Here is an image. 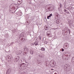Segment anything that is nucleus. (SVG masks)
I'll return each instance as SVG.
<instances>
[{"mask_svg":"<svg viewBox=\"0 0 74 74\" xmlns=\"http://www.w3.org/2000/svg\"><path fill=\"white\" fill-rule=\"evenodd\" d=\"M26 37L22 36L19 37V40L20 42H23V41H26Z\"/></svg>","mask_w":74,"mask_h":74,"instance_id":"nucleus-1","label":"nucleus"},{"mask_svg":"<svg viewBox=\"0 0 74 74\" xmlns=\"http://www.w3.org/2000/svg\"><path fill=\"white\" fill-rule=\"evenodd\" d=\"M47 9L49 10V11H53V9H55L54 6L53 5L50 6L49 5H47Z\"/></svg>","mask_w":74,"mask_h":74,"instance_id":"nucleus-2","label":"nucleus"},{"mask_svg":"<svg viewBox=\"0 0 74 74\" xmlns=\"http://www.w3.org/2000/svg\"><path fill=\"white\" fill-rule=\"evenodd\" d=\"M26 67V64L23 63L22 64H18V67L20 69H23L24 67Z\"/></svg>","mask_w":74,"mask_h":74,"instance_id":"nucleus-3","label":"nucleus"},{"mask_svg":"<svg viewBox=\"0 0 74 74\" xmlns=\"http://www.w3.org/2000/svg\"><path fill=\"white\" fill-rule=\"evenodd\" d=\"M50 64L51 67H55L56 64V62L54 61L53 60H51L50 62Z\"/></svg>","mask_w":74,"mask_h":74,"instance_id":"nucleus-4","label":"nucleus"},{"mask_svg":"<svg viewBox=\"0 0 74 74\" xmlns=\"http://www.w3.org/2000/svg\"><path fill=\"white\" fill-rule=\"evenodd\" d=\"M67 33H68V29L67 27L65 28L64 30H62V34L63 36H66L67 34Z\"/></svg>","mask_w":74,"mask_h":74,"instance_id":"nucleus-5","label":"nucleus"},{"mask_svg":"<svg viewBox=\"0 0 74 74\" xmlns=\"http://www.w3.org/2000/svg\"><path fill=\"white\" fill-rule=\"evenodd\" d=\"M14 4H12L10 5L9 8V11H10L12 12V10H14L15 9V8H15V6H14Z\"/></svg>","mask_w":74,"mask_h":74,"instance_id":"nucleus-6","label":"nucleus"},{"mask_svg":"<svg viewBox=\"0 0 74 74\" xmlns=\"http://www.w3.org/2000/svg\"><path fill=\"white\" fill-rule=\"evenodd\" d=\"M20 57L19 56H16L15 58L14 59V62H17L19 60V58Z\"/></svg>","mask_w":74,"mask_h":74,"instance_id":"nucleus-7","label":"nucleus"},{"mask_svg":"<svg viewBox=\"0 0 74 74\" xmlns=\"http://www.w3.org/2000/svg\"><path fill=\"white\" fill-rule=\"evenodd\" d=\"M68 10H69L70 12H72L73 10H74V8L71 7H69L67 8Z\"/></svg>","mask_w":74,"mask_h":74,"instance_id":"nucleus-8","label":"nucleus"},{"mask_svg":"<svg viewBox=\"0 0 74 74\" xmlns=\"http://www.w3.org/2000/svg\"><path fill=\"white\" fill-rule=\"evenodd\" d=\"M64 68L65 70H68V67H67V65L66 64L64 66Z\"/></svg>","mask_w":74,"mask_h":74,"instance_id":"nucleus-9","label":"nucleus"},{"mask_svg":"<svg viewBox=\"0 0 74 74\" xmlns=\"http://www.w3.org/2000/svg\"><path fill=\"white\" fill-rule=\"evenodd\" d=\"M47 36L48 37H50L51 36V34L50 33V32L49 31H48L47 32Z\"/></svg>","mask_w":74,"mask_h":74,"instance_id":"nucleus-10","label":"nucleus"},{"mask_svg":"<svg viewBox=\"0 0 74 74\" xmlns=\"http://www.w3.org/2000/svg\"><path fill=\"white\" fill-rule=\"evenodd\" d=\"M23 50L24 52H28V51H29V49L27 48H25L23 49Z\"/></svg>","mask_w":74,"mask_h":74,"instance_id":"nucleus-11","label":"nucleus"},{"mask_svg":"<svg viewBox=\"0 0 74 74\" xmlns=\"http://www.w3.org/2000/svg\"><path fill=\"white\" fill-rule=\"evenodd\" d=\"M11 71V69H8L6 71V74H9V73H10Z\"/></svg>","mask_w":74,"mask_h":74,"instance_id":"nucleus-12","label":"nucleus"},{"mask_svg":"<svg viewBox=\"0 0 74 74\" xmlns=\"http://www.w3.org/2000/svg\"><path fill=\"white\" fill-rule=\"evenodd\" d=\"M18 16H21L22 15V12L21 11L18 12Z\"/></svg>","mask_w":74,"mask_h":74,"instance_id":"nucleus-13","label":"nucleus"},{"mask_svg":"<svg viewBox=\"0 0 74 74\" xmlns=\"http://www.w3.org/2000/svg\"><path fill=\"white\" fill-rule=\"evenodd\" d=\"M37 62V63L39 64V66H41V61H39L38 60Z\"/></svg>","mask_w":74,"mask_h":74,"instance_id":"nucleus-14","label":"nucleus"},{"mask_svg":"<svg viewBox=\"0 0 74 74\" xmlns=\"http://www.w3.org/2000/svg\"><path fill=\"white\" fill-rule=\"evenodd\" d=\"M45 65L46 66V67H49V64L48 63V62H45Z\"/></svg>","mask_w":74,"mask_h":74,"instance_id":"nucleus-15","label":"nucleus"},{"mask_svg":"<svg viewBox=\"0 0 74 74\" xmlns=\"http://www.w3.org/2000/svg\"><path fill=\"white\" fill-rule=\"evenodd\" d=\"M22 3V1L21 0H19L18 1L17 3H18V4H21Z\"/></svg>","mask_w":74,"mask_h":74,"instance_id":"nucleus-16","label":"nucleus"},{"mask_svg":"<svg viewBox=\"0 0 74 74\" xmlns=\"http://www.w3.org/2000/svg\"><path fill=\"white\" fill-rule=\"evenodd\" d=\"M60 22V20L59 19H58L56 21V23L57 24H59Z\"/></svg>","mask_w":74,"mask_h":74,"instance_id":"nucleus-17","label":"nucleus"},{"mask_svg":"<svg viewBox=\"0 0 74 74\" xmlns=\"http://www.w3.org/2000/svg\"><path fill=\"white\" fill-rule=\"evenodd\" d=\"M29 52L31 55H33V54L34 53V51H33V50H29Z\"/></svg>","mask_w":74,"mask_h":74,"instance_id":"nucleus-18","label":"nucleus"},{"mask_svg":"<svg viewBox=\"0 0 74 74\" xmlns=\"http://www.w3.org/2000/svg\"><path fill=\"white\" fill-rule=\"evenodd\" d=\"M64 11L65 12V13H66V14H70V13L69 12V11H67V10L66 9H64Z\"/></svg>","mask_w":74,"mask_h":74,"instance_id":"nucleus-19","label":"nucleus"},{"mask_svg":"<svg viewBox=\"0 0 74 74\" xmlns=\"http://www.w3.org/2000/svg\"><path fill=\"white\" fill-rule=\"evenodd\" d=\"M44 28L45 30H48V27L47 25H45V26Z\"/></svg>","mask_w":74,"mask_h":74,"instance_id":"nucleus-20","label":"nucleus"},{"mask_svg":"<svg viewBox=\"0 0 74 74\" xmlns=\"http://www.w3.org/2000/svg\"><path fill=\"white\" fill-rule=\"evenodd\" d=\"M38 57H39L40 58H42V54L41 53H39V55L38 56Z\"/></svg>","mask_w":74,"mask_h":74,"instance_id":"nucleus-21","label":"nucleus"},{"mask_svg":"<svg viewBox=\"0 0 74 74\" xmlns=\"http://www.w3.org/2000/svg\"><path fill=\"white\" fill-rule=\"evenodd\" d=\"M64 45L66 47H67L69 46V44L67 43H66L64 44Z\"/></svg>","mask_w":74,"mask_h":74,"instance_id":"nucleus-22","label":"nucleus"},{"mask_svg":"<svg viewBox=\"0 0 74 74\" xmlns=\"http://www.w3.org/2000/svg\"><path fill=\"white\" fill-rule=\"evenodd\" d=\"M40 50H41V51H45V48L44 47H42L41 49Z\"/></svg>","mask_w":74,"mask_h":74,"instance_id":"nucleus-23","label":"nucleus"},{"mask_svg":"<svg viewBox=\"0 0 74 74\" xmlns=\"http://www.w3.org/2000/svg\"><path fill=\"white\" fill-rule=\"evenodd\" d=\"M27 52H26V51H25V52H24L23 53V54L24 55H27Z\"/></svg>","mask_w":74,"mask_h":74,"instance_id":"nucleus-24","label":"nucleus"},{"mask_svg":"<svg viewBox=\"0 0 74 74\" xmlns=\"http://www.w3.org/2000/svg\"><path fill=\"white\" fill-rule=\"evenodd\" d=\"M19 54L21 55L22 53V50H20L18 51Z\"/></svg>","mask_w":74,"mask_h":74,"instance_id":"nucleus-25","label":"nucleus"},{"mask_svg":"<svg viewBox=\"0 0 74 74\" xmlns=\"http://www.w3.org/2000/svg\"><path fill=\"white\" fill-rule=\"evenodd\" d=\"M38 42L36 41L34 43V44H35V45L37 46L38 45Z\"/></svg>","mask_w":74,"mask_h":74,"instance_id":"nucleus-26","label":"nucleus"},{"mask_svg":"<svg viewBox=\"0 0 74 74\" xmlns=\"http://www.w3.org/2000/svg\"><path fill=\"white\" fill-rule=\"evenodd\" d=\"M25 23L27 24V25H29L30 24V22H29V21H27Z\"/></svg>","mask_w":74,"mask_h":74,"instance_id":"nucleus-27","label":"nucleus"},{"mask_svg":"<svg viewBox=\"0 0 74 74\" xmlns=\"http://www.w3.org/2000/svg\"><path fill=\"white\" fill-rule=\"evenodd\" d=\"M68 31L69 34H70V33H71V30H70V29H68Z\"/></svg>","mask_w":74,"mask_h":74,"instance_id":"nucleus-28","label":"nucleus"},{"mask_svg":"<svg viewBox=\"0 0 74 74\" xmlns=\"http://www.w3.org/2000/svg\"><path fill=\"white\" fill-rule=\"evenodd\" d=\"M38 39H39V40H41V36H39L38 37Z\"/></svg>","mask_w":74,"mask_h":74,"instance_id":"nucleus-29","label":"nucleus"},{"mask_svg":"<svg viewBox=\"0 0 74 74\" xmlns=\"http://www.w3.org/2000/svg\"><path fill=\"white\" fill-rule=\"evenodd\" d=\"M16 54L17 55H19V51H17L16 52Z\"/></svg>","mask_w":74,"mask_h":74,"instance_id":"nucleus-30","label":"nucleus"},{"mask_svg":"<svg viewBox=\"0 0 74 74\" xmlns=\"http://www.w3.org/2000/svg\"><path fill=\"white\" fill-rule=\"evenodd\" d=\"M51 16H52V14H50L49 15V17H51Z\"/></svg>","mask_w":74,"mask_h":74,"instance_id":"nucleus-31","label":"nucleus"},{"mask_svg":"<svg viewBox=\"0 0 74 74\" xmlns=\"http://www.w3.org/2000/svg\"><path fill=\"white\" fill-rule=\"evenodd\" d=\"M28 21V22L29 21V23H30V22H31V21H32V20L31 19H29V20Z\"/></svg>","mask_w":74,"mask_h":74,"instance_id":"nucleus-32","label":"nucleus"},{"mask_svg":"<svg viewBox=\"0 0 74 74\" xmlns=\"http://www.w3.org/2000/svg\"><path fill=\"white\" fill-rule=\"evenodd\" d=\"M11 58V57L10 56H9V57H8V59H10Z\"/></svg>","mask_w":74,"mask_h":74,"instance_id":"nucleus-33","label":"nucleus"},{"mask_svg":"<svg viewBox=\"0 0 74 74\" xmlns=\"http://www.w3.org/2000/svg\"><path fill=\"white\" fill-rule=\"evenodd\" d=\"M61 50H62V52H63V51H64V49L62 48L61 49Z\"/></svg>","mask_w":74,"mask_h":74,"instance_id":"nucleus-34","label":"nucleus"},{"mask_svg":"<svg viewBox=\"0 0 74 74\" xmlns=\"http://www.w3.org/2000/svg\"><path fill=\"white\" fill-rule=\"evenodd\" d=\"M44 43H45V44H47V42H46V41H45L44 42Z\"/></svg>","mask_w":74,"mask_h":74,"instance_id":"nucleus-35","label":"nucleus"},{"mask_svg":"<svg viewBox=\"0 0 74 74\" xmlns=\"http://www.w3.org/2000/svg\"><path fill=\"white\" fill-rule=\"evenodd\" d=\"M49 18H50V17H49V16H48L47 17V19H49Z\"/></svg>","mask_w":74,"mask_h":74,"instance_id":"nucleus-36","label":"nucleus"},{"mask_svg":"<svg viewBox=\"0 0 74 74\" xmlns=\"http://www.w3.org/2000/svg\"><path fill=\"white\" fill-rule=\"evenodd\" d=\"M58 28H52L53 30H56V29H57Z\"/></svg>","mask_w":74,"mask_h":74,"instance_id":"nucleus-37","label":"nucleus"},{"mask_svg":"<svg viewBox=\"0 0 74 74\" xmlns=\"http://www.w3.org/2000/svg\"><path fill=\"white\" fill-rule=\"evenodd\" d=\"M22 74H26V72H23Z\"/></svg>","mask_w":74,"mask_h":74,"instance_id":"nucleus-38","label":"nucleus"},{"mask_svg":"<svg viewBox=\"0 0 74 74\" xmlns=\"http://www.w3.org/2000/svg\"><path fill=\"white\" fill-rule=\"evenodd\" d=\"M62 4H60V8H61V7H62Z\"/></svg>","mask_w":74,"mask_h":74,"instance_id":"nucleus-39","label":"nucleus"},{"mask_svg":"<svg viewBox=\"0 0 74 74\" xmlns=\"http://www.w3.org/2000/svg\"><path fill=\"white\" fill-rule=\"evenodd\" d=\"M32 45H35V44H34V43H32Z\"/></svg>","mask_w":74,"mask_h":74,"instance_id":"nucleus-40","label":"nucleus"},{"mask_svg":"<svg viewBox=\"0 0 74 74\" xmlns=\"http://www.w3.org/2000/svg\"><path fill=\"white\" fill-rule=\"evenodd\" d=\"M56 16H57V18H59V17H58V16H59L58 15H56Z\"/></svg>","mask_w":74,"mask_h":74,"instance_id":"nucleus-41","label":"nucleus"},{"mask_svg":"<svg viewBox=\"0 0 74 74\" xmlns=\"http://www.w3.org/2000/svg\"><path fill=\"white\" fill-rule=\"evenodd\" d=\"M73 26H74V22H73Z\"/></svg>","mask_w":74,"mask_h":74,"instance_id":"nucleus-42","label":"nucleus"},{"mask_svg":"<svg viewBox=\"0 0 74 74\" xmlns=\"http://www.w3.org/2000/svg\"><path fill=\"white\" fill-rule=\"evenodd\" d=\"M16 15H18V12L16 13Z\"/></svg>","mask_w":74,"mask_h":74,"instance_id":"nucleus-43","label":"nucleus"},{"mask_svg":"<svg viewBox=\"0 0 74 74\" xmlns=\"http://www.w3.org/2000/svg\"><path fill=\"white\" fill-rule=\"evenodd\" d=\"M12 44H13V43L11 42V43H10L11 45H12Z\"/></svg>","mask_w":74,"mask_h":74,"instance_id":"nucleus-44","label":"nucleus"},{"mask_svg":"<svg viewBox=\"0 0 74 74\" xmlns=\"http://www.w3.org/2000/svg\"><path fill=\"white\" fill-rule=\"evenodd\" d=\"M54 74H57V73H54Z\"/></svg>","mask_w":74,"mask_h":74,"instance_id":"nucleus-45","label":"nucleus"},{"mask_svg":"<svg viewBox=\"0 0 74 74\" xmlns=\"http://www.w3.org/2000/svg\"><path fill=\"white\" fill-rule=\"evenodd\" d=\"M53 70V69H51V70Z\"/></svg>","mask_w":74,"mask_h":74,"instance_id":"nucleus-46","label":"nucleus"},{"mask_svg":"<svg viewBox=\"0 0 74 74\" xmlns=\"http://www.w3.org/2000/svg\"><path fill=\"white\" fill-rule=\"evenodd\" d=\"M58 10H59V8H58Z\"/></svg>","mask_w":74,"mask_h":74,"instance_id":"nucleus-47","label":"nucleus"},{"mask_svg":"<svg viewBox=\"0 0 74 74\" xmlns=\"http://www.w3.org/2000/svg\"><path fill=\"white\" fill-rule=\"evenodd\" d=\"M72 61H73V62H74V60H72Z\"/></svg>","mask_w":74,"mask_h":74,"instance_id":"nucleus-48","label":"nucleus"}]
</instances>
